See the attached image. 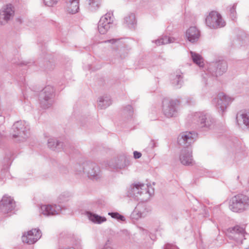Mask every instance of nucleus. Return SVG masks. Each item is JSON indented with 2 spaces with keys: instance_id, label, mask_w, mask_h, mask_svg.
<instances>
[{
  "instance_id": "obj_1",
  "label": "nucleus",
  "mask_w": 249,
  "mask_h": 249,
  "mask_svg": "<svg viewBox=\"0 0 249 249\" xmlns=\"http://www.w3.org/2000/svg\"><path fill=\"white\" fill-rule=\"evenodd\" d=\"M129 193L131 196L137 200L144 201L154 194V189L150 185L138 182L130 186Z\"/></svg>"
},
{
  "instance_id": "obj_2",
  "label": "nucleus",
  "mask_w": 249,
  "mask_h": 249,
  "mask_svg": "<svg viewBox=\"0 0 249 249\" xmlns=\"http://www.w3.org/2000/svg\"><path fill=\"white\" fill-rule=\"evenodd\" d=\"M249 207V197L243 194H238L231 199L230 209L234 212L241 213Z\"/></svg>"
},
{
  "instance_id": "obj_3",
  "label": "nucleus",
  "mask_w": 249,
  "mask_h": 249,
  "mask_svg": "<svg viewBox=\"0 0 249 249\" xmlns=\"http://www.w3.org/2000/svg\"><path fill=\"white\" fill-rule=\"evenodd\" d=\"M179 101L177 99L165 98L162 101V111L167 118L175 117L178 114V107Z\"/></svg>"
},
{
  "instance_id": "obj_4",
  "label": "nucleus",
  "mask_w": 249,
  "mask_h": 249,
  "mask_svg": "<svg viewBox=\"0 0 249 249\" xmlns=\"http://www.w3.org/2000/svg\"><path fill=\"white\" fill-rule=\"evenodd\" d=\"M76 168L80 169L79 171H76V174H78L83 172L86 173L90 178L97 179L99 178L100 168L95 163L86 162L84 163L82 166L76 164Z\"/></svg>"
},
{
  "instance_id": "obj_5",
  "label": "nucleus",
  "mask_w": 249,
  "mask_h": 249,
  "mask_svg": "<svg viewBox=\"0 0 249 249\" xmlns=\"http://www.w3.org/2000/svg\"><path fill=\"white\" fill-rule=\"evenodd\" d=\"M205 22L207 26L212 29L221 28L225 25V22L221 15L215 11L209 13L206 18Z\"/></svg>"
},
{
  "instance_id": "obj_6",
  "label": "nucleus",
  "mask_w": 249,
  "mask_h": 249,
  "mask_svg": "<svg viewBox=\"0 0 249 249\" xmlns=\"http://www.w3.org/2000/svg\"><path fill=\"white\" fill-rule=\"evenodd\" d=\"M12 129L14 131V138L19 137V141H23L27 137L29 127L26 122L20 121L16 122L13 124Z\"/></svg>"
},
{
  "instance_id": "obj_7",
  "label": "nucleus",
  "mask_w": 249,
  "mask_h": 249,
  "mask_svg": "<svg viewBox=\"0 0 249 249\" xmlns=\"http://www.w3.org/2000/svg\"><path fill=\"white\" fill-rule=\"evenodd\" d=\"M192 117L194 123H197L202 128H209L213 124L212 118L202 112H196L188 118L191 119Z\"/></svg>"
},
{
  "instance_id": "obj_8",
  "label": "nucleus",
  "mask_w": 249,
  "mask_h": 249,
  "mask_svg": "<svg viewBox=\"0 0 249 249\" xmlns=\"http://www.w3.org/2000/svg\"><path fill=\"white\" fill-rule=\"evenodd\" d=\"M54 90L51 86H46L40 94V101L41 107L46 108L50 107L53 102Z\"/></svg>"
},
{
  "instance_id": "obj_9",
  "label": "nucleus",
  "mask_w": 249,
  "mask_h": 249,
  "mask_svg": "<svg viewBox=\"0 0 249 249\" xmlns=\"http://www.w3.org/2000/svg\"><path fill=\"white\" fill-rule=\"evenodd\" d=\"M197 134L195 131H185L181 133L178 136V142L181 146L189 148L196 139Z\"/></svg>"
},
{
  "instance_id": "obj_10",
  "label": "nucleus",
  "mask_w": 249,
  "mask_h": 249,
  "mask_svg": "<svg viewBox=\"0 0 249 249\" xmlns=\"http://www.w3.org/2000/svg\"><path fill=\"white\" fill-rule=\"evenodd\" d=\"M232 99L225 95L224 93H219L216 98L213 100V103L215 105L219 112L223 113L227 108V106L232 102Z\"/></svg>"
},
{
  "instance_id": "obj_11",
  "label": "nucleus",
  "mask_w": 249,
  "mask_h": 249,
  "mask_svg": "<svg viewBox=\"0 0 249 249\" xmlns=\"http://www.w3.org/2000/svg\"><path fill=\"white\" fill-rule=\"evenodd\" d=\"M112 13L108 12L101 18L98 24V29L101 34L104 35L107 33L112 22Z\"/></svg>"
},
{
  "instance_id": "obj_12",
  "label": "nucleus",
  "mask_w": 249,
  "mask_h": 249,
  "mask_svg": "<svg viewBox=\"0 0 249 249\" xmlns=\"http://www.w3.org/2000/svg\"><path fill=\"white\" fill-rule=\"evenodd\" d=\"M16 203L10 196L4 195L0 201V212L3 213H8L15 209Z\"/></svg>"
},
{
  "instance_id": "obj_13",
  "label": "nucleus",
  "mask_w": 249,
  "mask_h": 249,
  "mask_svg": "<svg viewBox=\"0 0 249 249\" xmlns=\"http://www.w3.org/2000/svg\"><path fill=\"white\" fill-rule=\"evenodd\" d=\"M14 15V7L12 4L6 5L3 9L0 11V25H3L13 17Z\"/></svg>"
},
{
  "instance_id": "obj_14",
  "label": "nucleus",
  "mask_w": 249,
  "mask_h": 249,
  "mask_svg": "<svg viewBox=\"0 0 249 249\" xmlns=\"http://www.w3.org/2000/svg\"><path fill=\"white\" fill-rule=\"evenodd\" d=\"M41 213L45 216H51L59 214L62 212L61 207L59 205H44L40 208Z\"/></svg>"
},
{
  "instance_id": "obj_15",
  "label": "nucleus",
  "mask_w": 249,
  "mask_h": 249,
  "mask_svg": "<svg viewBox=\"0 0 249 249\" xmlns=\"http://www.w3.org/2000/svg\"><path fill=\"white\" fill-rule=\"evenodd\" d=\"M181 163L185 165H193L194 161L192 156V150L190 148L184 147L179 156Z\"/></svg>"
},
{
  "instance_id": "obj_16",
  "label": "nucleus",
  "mask_w": 249,
  "mask_h": 249,
  "mask_svg": "<svg viewBox=\"0 0 249 249\" xmlns=\"http://www.w3.org/2000/svg\"><path fill=\"white\" fill-rule=\"evenodd\" d=\"M185 36L189 42L194 43L198 40L200 32L196 26H191L186 30Z\"/></svg>"
},
{
  "instance_id": "obj_17",
  "label": "nucleus",
  "mask_w": 249,
  "mask_h": 249,
  "mask_svg": "<svg viewBox=\"0 0 249 249\" xmlns=\"http://www.w3.org/2000/svg\"><path fill=\"white\" fill-rule=\"evenodd\" d=\"M213 71L216 77L222 75L225 72L228 68L226 62L224 60L219 61L212 64Z\"/></svg>"
},
{
  "instance_id": "obj_18",
  "label": "nucleus",
  "mask_w": 249,
  "mask_h": 249,
  "mask_svg": "<svg viewBox=\"0 0 249 249\" xmlns=\"http://www.w3.org/2000/svg\"><path fill=\"white\" fill-rule=\"evenodd\" d=\"M171 82L176 88H181L183 83V74L180 71H177L172 75Z\"/></svg>"
},
{
  "instance_id": "obj_19",
  "label": "nucleus",
  "mask_w": 249,
  "mask_h": 249,
  "mask_svg": "<svg viewBox=\"0 0 249 249\" xmlns=\"http://www.w3.org/2000/svg\"><path fill=\"white\" fill-rule=\"evenodd\" d=\"M145 207L143 204H138L131 214L132 219H138L144 216Z\"/></svg>"
},
{
  "instance_id": "obj_20",
  "label": "nucleus",
  "mask_w": 249,
  "mask_h": 249,
  "mask_svg": "<svg viewBox=\"0 0 249 249\" xmlns=\"http://www.w3.org/2000/svg\"><path fill=\"white\" fill-rule=\"evenodd\" d=\"M41 237V234H23L21 237L23 243L28 244H33Z\"/></svg>"
},
{
  "instance_id": "obj_21",
  "label": "nucleus",
  "mask_w": 249,
  "mask_h": 249,
  "mask_svg": "<svg viewBox=\"0 0 249 249\" xmlns=\"http://www.w3.org/2000/svg\"><path fill=\"white\" fill-rule=\"evenodd\" d=\"M124 22L129 28H134L137 23L135 15L132 13L127 14L124 18Z\"/></svg>"
},
{
  "instance_id": "obj_22",
  "label": "nucleus",
  "mask_w": 249,
  "mask_h": 249,
  "mask_svg": "<svg viewBox=\"0 0 249 249\" xmlns=\"http://www.w3.org/2000/svg\"><path fill=\"white\" fill-rule=\"evenodd\" d=\"M79 0H70L68 3V12L74 14L78 12L79 9Z\"/></svg>"
},
{
  "instance_id": "obj_23",
  "label": "nucleus",
  "mask_w": 249,
  "mask_h": 249,
  "mask_svg": "<svg viewBox=\"0 0 249 249\" xmlns=\"http://www.w3.org/2000/svg\"><path fill=\"white\" fill-rule=\"evenodd\" d=\"M111 104V101L109 96H102L99 99L98 106L100 109L106 108Z\"/></svg>"
},
{
  "instance_id": "obj_24",
  "label": "nucleus",
  "mask_w": 249,
  "mask_h": 249,
  "mask_svg": "<svg viewBox=\"0 0 249 249\" xmlns=\"http://www.w3.org/2000/svg\"><path fill=\"white\" fill-rule=\"evenodd\" d=\"M222 232L225 233H226L227 232L230 233H247L244 225H236L233 227L228 228L226 231H223Z\"/></svg>"
},
{
  "instance_id": "obj_25",
  "label": "nucleus",
  "mask_w": 249,
  "mask_h": 249,
  "mask_svg": "<svg viewBox=\"0 0 249 249\" xmlns=\"http://www.w3.org/2000/svg\"><path fill=\"white\" fill-rule=\"evenodd\" d=\"M87 215L89 220L94 223L101 224L106 221V218L105 217L101 216L95 214H92L90 212H88Z\"/></svg>"
},
{
  "instance_id": "obj_26",
  "label": "nucleus",
  "mask_w": 249,
  "mask_h": 249,
  "mask_svg": "<svg viewBox=\"0 0 249 249\" xmlns=\"http://www.w3.org/2000/svg\"><path fill=\"white\" fill-rule=\"evenodd\" d=\"M190 53L193 62L200 67H203L204 65L203 57L199 54L192 51H191Z\"/></svg>"
},
{
  "instance_id": "obj_27",
  "label": "nucleus",
  "mask_w": 249,
  "mask_h": 249,
  "mask_svg": "<svg viewBox=\"0 0 249 249\" xmlns=\"http://www.w3.org/2000/svg\"><path fill=\"white\" fill-rule=\"evenodd\" d=\"M174 41L175 39L174 38L165 36L155 41H153V42H154L158 46L172 43Z\"/></svg>"
},
{
  "instance_id": "obj_28",
  "label": "nucleus",
  "mask_w": 249,
  "mask_h": 249,
  "mask_svg": "<svg viewBox=\"0 0 249 249\" xmlns=\"http://www.w3.org/2000/svg\"><path fill=\"white\" fill-rule=\"evenodd\" d=\"M89 7L91 11H95L100 6L101 0H89Z\"/></svg>"
},
{
  "instance_id": "obj_29",
  "label": "nucleus",
  "mask_w": 249,
  "mask_h": 249,
  "mask_svg": "<svg viewBox=\"0 0 249 249\" xmlns=\"http://www.w3.org/2000/svg\"><path fill=\"white\" fill-rule=\"evenodd\" d=\"M237 6V3H234L232 5H230L228 8V10L229 12V15L231 18L234 20L236 18V8Z\"/></svg>"
},
{
  "instance_id": "obj_30",
  "label": "nucleus",
  "mask_w": 249,
  "mask_h": 249,
  "mask_svg": "<svg viewBox=\"0 0 249 249\" xmlns=\"http://www.w3.org/2000/svg\"><path fill=\"white\" fill-rule=\"evenodd\" d=\"M240 117L243 121V124L249 128V111H244L241 115Z\"/></svg>"
},
{
  "instance_id": "obj_31",
  "label": "nucleus",
  "mask_w": 249,
  "mask_h": 249,
  "mask_svg": "<svg viewBox=\"0 0 249 249\" xmlns=\"http://www.w3.org/2000/svg\"><path fill=\"white\" fill-rule=\"evenodd\" d=\"M59 144L60 142L53 138L49 139L48 141V147L53 150H54Z\"/></svg>"
},
{
  "instance_id": "obj_32",
  "label": "nucleus",
  "mask_w": 249,
  "mask_h": 249,
  "mask_svg": "<svg viewBox=\"0 0 249 249\" xmlns=\"http://www.w3.org/2000/svg\"><path fill=\"white\" fill-rule=\"evenodd\" d=\"M108 214L110 215L111 217L120 220L121 221H124L125 220V218L124 216L118 213H109Z\"/></svg>"
},
{
  "instance_id": "obj_33",
  "label": "nucleus",
  "mask_w": 249,
  "mask_h": 249,
  "mask_svg": "<svg viewBox=\"0 0 249 249\" xmlns=\"http://www.w3.org/2000/svg\"><path fill=\"white\" fill-rule=\"evenodd\" d=\"M59 0H43L45 5L48 6H53L56 4Z\"/></svg>"
},
{
  "instance_id": "obj_34",
  "label": "nucleus",
  "mask_w": 249,
  "mask_h": 249,
  "mask_svg": "<svg viewBox=\"0 0 249 249\" xmlns=\"http://www.w3.org/2000/svg\"><path fill=\"white\" fill-rule=\"evenodd\" d=\"M41 232L40 229L38 228L32 229L27 232H24L23 233H39Z\"/></svg>"
},
{
  "instance_id": "obj_35",
  "label": "nucleus",
  "mask_w": 249,
  "mask_h": 249,
  "mask_svg": "<svg viewBox=\"0 0 249 249\" xmlns=\"http://www.w3.org/2000/svg\"><path fill=\"white\" fill-rule=\"evenodd\" d=\"M68 200V196H66V195L65 194H62V195H60V196L59 197L58 202H59V203H61L64 201H67Z\"/></svg>"
},
{
  "instance_id": "obj_36",
  "label": "nucleus",
  "mask_w": 249,
  "mask_h": 249,
  "mask_svg": "<svg viewBox=\"0 0 249 249\" xmlns=\"http://www.w3.org/2000/svg\"><path fill=\"white\" fill-rule=\"evenodd\" d=\"M149 146L152 149L158 146V142L154 140H151L150 142Z\"/></svg>"
},
{
  "instance_id": "obj_37",
  "label": "nucleus",
  "mask_w": 249,
  "mask_h": 249,
  "mask_svg": "<svg viewBox=\"0 0 249 249\" xmlns=\"http://www.w3.org/2000/svg\"><path fill=\"white\" fill-rule=\"evenodd\" d=\"M129 115H131L133 112V108L131 106L128 105L126 106L124 109Z\"/></svg>"
},
{
  "instance_id": "obj_38",
  "label": "nucleus",
  "mask_w": 249,
  "mask_h": 249,
  "mask_svg": "<svg viewBox=\"0 0 249 249\" xmlns=\"http://www.w3.org/2000/svg\"><path fill=\"white\" fill-rule=\"evenodd\" d=\"M111 243L109 240H107L104 247L102 249H113L111 246Z\"/></svg>"
},
{
  "instance_id": "obj_39",
  "label": "nucleus",
  "mask_w": 249,
  "mask_h": 249,
  "mask_svg": "<svg viewBox=\"0 0 249 249\" xmlns=\"http://www.w3.org/2000/svg\"><path fill=\"white\" fill-rule=\"evenodd\" d=\"M133 155H134V158L135 159H138L141 157L142 154L139 152L135 151L133 152Z\"/></svg>"
},
{
  "instance_id": "obj_40",
  "label": "nucleus",
  "mask_w": 249,
  "mask_h": 249,
  "mask_svg": "<svg viewBox=\"0 0 249 249\" xmlns=\"http://www.w3.org/2000/svg\"><path fill=\"white\" fill-rule=\"evenodd\" d=\"M116 41V39H110V40H107V41H105V42L107 43V42H108V43H111L112 44H113Z\"/></svg>"
},
{
  "instance_id": "obj_41",
  "label": "nucleus",
  "mask_w": 249,
  "mask_h": 249,
  "mask_svg": "<svg viewBox=\"0 0 249 249\" xmlns=\"http://www.w3.org/2000/svg\"><path fill=\"white\" fill-rule=\"evenodd\" d=\"M64 150L65 152L67 154H69V150H68V148H66V147H65L64 148Z\"/></svg>"
},
{
  "instance_id": "obj_42",
  "label": "nucleus",
  "mask_w": 249,
  "mask_h": 249,
  "mask_svg": "<svg viewBox=\"0 0 249 249\" xmlns=\"http://www.w3.org/2000/svg\"><path fill=\"white\" fill-rule=\"evenodd\" d=\"M240 235H241L242 237H243L244 236V234H241Z\"/></svg>"
},
{
  "instance_id": "obj_43",
  "label": "nucleus",
  "mask_w": 249,
  "mask_h": 249,
  "mask_svg": "<svg viewBox=\"0 0 249 249\" xmlns=\"http://www.w3.org/2000/svg\"><path fill=\"white\" fill-rule=\"evenodd\" d=\"M248 249H249V248H248Z\"/></svg>"
}]
</instances>
